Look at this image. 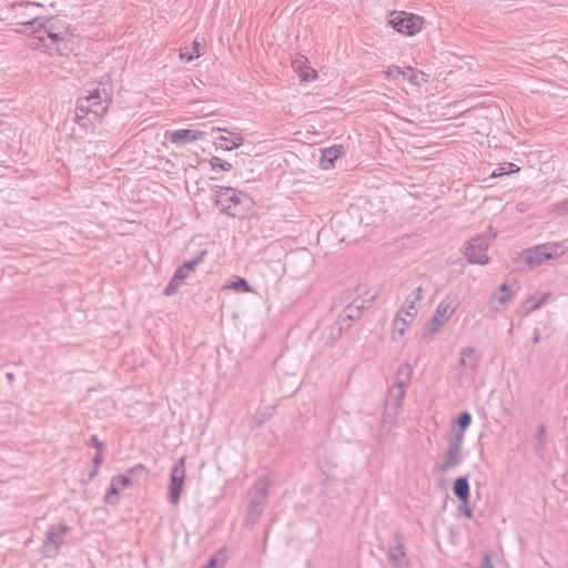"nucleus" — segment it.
<instances>
[{
	"mask_svg": "<svg viewBox=\"0 0 568 568\" xmlns=\"http://www.w3.org/2000/svg\"><path fill=\"white\" fill-rule=\"evenodd\" d=\"M264 504L265 503L260 499H252L250 501L245 519L247 524L254 525L258 520L261 514L263 513Z\"/></svg>",
	"mask_w": 568,
	"mask_h": 568,
	"instance_id": "18",
	"label": "nucleus"
},
{
	"mask_svg": "<svg viewBox=\"0 0 568 568\" xmlns=\"http://www.w3.org/2000/svg\"><path fill=\"white\" fill-rule=\"evenodd\" d=\"M405 388L406 387H400L398 384L394 383L393 387L388 390V403L395 407L400 406L405 396Z\"/></svg>",
	"mask_w": 568,
	"mask_h": 568,
	"instance_id": "23",
	"label": "nucleus"
},
{
	"mask_svg": "<svg viewBox=\"0 0 568 568\" xmlns=\"http://www.w3.org/2000/svg\"><path fill=\"white\" fill-rule=\"evenodd\" d=\"M550 296L549 292L544 293L541 296H530L526 301L527 312H534L539 308Z\"/></svg>",
	"mask_w": 568,
	"mask_h": 568,
	"instance_id": "24",
	"label": "nucleus"
},
{
	"mask_svg": "<svg viewBox=\"0 0 568 568\" xmlns=\"http://www.w3.org/2000/svg\"><path fill=\"white\" fill-rule=\"evenodd\" d=\"M394 545L388 547L387 556L394 568H407L405 545L399 532L393 535Z\"/></svg>",
	"mask_w": 568,
	"mask_h": 568,
	"instance_id": "12",
	"label": "nucleus"
},
{
	"mask_svg": "<svg viewBox=\"0 0 568 568\" xmlns=\"http://www.w3.org/2000/svg\"><path fill=\"white\" fill-rule=\"evenodd\" d=\"M539 339H540V334H539L538 329H536L534 333L532 341H534V343H538Z\"/></svg>",
	"mask_w": 568,
	"mask_h": 568,
	"instance_id": "45",
	"label": "nucleus"
},
{
	"mask_svg": "<svg viewBox=\"0 0 568 568\" xmlns=\"http://www.w3.org/2000/svg\"><path fill=\"white\" fill-rule=\"evenodd\" d=\"M463 443V434H455L453 438L448 439V447L443 454V462L435 466L439 473L445 474L462 463Z\"/></svg>",
	"mask_w": 568,
	"mask_h": 568,
	"instance_id": "7",
	"label": "nucleus"
},
{
	"mask_svg": "<svg viewBox=\"0 0 568 568\" xmlns=\"http://www.w3.org/2000/svg\"><path fill=\"white\" fill-rule=\"evenodd\" d=\"M206 251H202L194 258L184 262L173 274L171 281L165 286L163 294L170 296L174 294L184 281L195 271L196 266L203 261Z\"/></svg>",
	"mask_w": 568,
	"mask_h": 568,
	"instance_id": "8",
	"label": "nucleus"
},
{
	"mask_svg": "<svg viewBox=\"0 0 568 568\" xmlns=\"http://www.w3.org/2000/svg\"><path fill=\"white\" fill-rule=\"evenodd\" d=\"M556 211L562 214H568V199L558 202L556 204Z\"/></svg>",
	"mask_w": 568,
	"mask_h": 568,
	"instance_id": "38",
	"label": "nucleus"
},
{
	"mask_svg": "<svg viewBox=\"0 0 568 568\" xmlns=\"http://www.w3.org/2000/svg\"><path fill=\"white\" fill-rule=\"evenodd\" d=\"M205 136V132L200 130L181 129L172 131L169 134L171 143L176 145H186L191 142L202 140Z\"/></svg>",
	"mask_w": 568,
	"mask_h": 568,
	"instance_id": "14",
	"label": "nucleus"
},
{
	"mask_svg": "<svg viewBox=\"0 0 568 568\" xmlns=\"http://www.w3.org/2000/svg\"><path fill=\"white\" fill-rule=\"evenodd\" d=\"M193 50L195 51V53H196L195 55L196 57L201 55V53H200V43L197 41L193 42Z\"/></svg>",
	"mask_w": 568,
	"mask_h": 568,
	"instance_id": "43",
	"label": "nucleus"
},
{
	"mask_svg": "<svg viewBox=\"0 0 568 568\" xmlns=\"http://www.w3.org/2000/svg\"><path fill=\"white\" fill-rule=\"evenodd\" d=\"M545 433H546L545 425H540L537 430V439L540 443V445H544Z\"/></svg>",
	"mask_w": 568,
	"mask_h": 568,
	"instance_id": "39",
	"label": "nucleus"
},
{
	"mask_svg": "<svg viewBox=\"0 0 568 568\" xmlns=\"http://www.w3.org/2000/svg\"><path fill=\"white\" fill-rule=\"evenodd\" d=\"M457 424H458L459 430L456 434H463V438H464L465 437V430L471 424V415L468 412H463L458 416Z\"/></svg>",
	"mask_w": 568,
	"mask_h": 568,
	"instance_id": "29",
	"label": "nucleus"
},
{
	"mask_svg": "<svg viewBox=\"0 0 568 568\" xmlns=\"http://www.w3.org/2000/svg\"><path fill=\"white\" fill-rule=\"evenodd\" d=\"M180 55H181V59H184L186 61H191L193 59V55L189 54V53L181 52Z\"/></svg>",
	"mask_w": 568,
	"mask_h": 568,
	"instance_id": "44",
	"label": "nucleus"
},
{
	"mask_svg": "<svg viewBox=\"0 0 568 568\" xmlns=\"http://www.w3.org/2000/svg\"><path fill=\"white\" fill-rule=\"evenodd\" d=\"M90 443H91L94 447H97V449H98V450H103V448H104L103 443H102V442H100L95 435H92V436H91V438H90Z\"/></svg>",
	"mask_w": 568,
	"mask_h": 568,
	"instance_id": "40",
	"label": "nucleus"
},
{
	"mask_svg": "<svg viewBox=\"0 0 568 568\" xmlns=\"http://www.w3.org/2000/svg\"><path fill=\"white\" fill-rule=\"evenodd\" d=\"M262 424H263V422H262V420H257L256 426H257V427H261V426H262Z\"/></svg>",
	"mask_w": 568,
	"mask_h": 568,
	"instance_id": "47",
	"label": "nucleus"
},
{
	"mask_svg": "<svg viewBox=\"0 0 568 568\" xmlns=\"http://www.w3.org/2000/svg\"><path fill=\"white\" fill-rule=\"evenodd\" d=\"M210 164H211L213 170L221 169L223 171H231L232 168H233L230 162H225V161H223L222 159H220L217 156H212L210 159Z\"/></svg>",
	"mask_w": 568,
	"mask_h": 568,
	"instance_id": "30",
	"label": "nucleus"
},
{
	"mask_svg": "<svg viewBox=\"0 0 568 568\" xmlns=\"http://www.w3.org/2000/svg\"><path fill=\"white\" fill-rule=\"evenodd\" d=\"M270 480L266 476L260 477L253 485V490L258 496L257 499L265 503L268 496Z\"/></svg>",
	"mask_w": 568,
	"mask_h": 568,
	"instance_id": "21",
	"label": "nucleus"
},
{
	"mask_svg": "<svg viewBox=\"0 0 568 568\" xmlns=\"http://www.w3.org/2000/svg\"><path fill=\"white\" fill-rule=\"evenodd\" d=\"M509 172L505 170V168H499L497 170H495L491 174L493 178H497V176H501V175H505V174H508Z\"/></svg>",
	"mask_w": 568,
	"mask_h": 568,
	"instance_id": "42",
	"label": "nucleus"
},
{
	"mask_svg": "<svg viewBox=\"0 0 568 568\" xmlns=\"http://www.w3.org/2000/svg\"><path fill=\"white\" fill-rule=\"evenodd\" d=\"M397 313L400 316H408L409 321H413L418 313V307L404 304L403 307Z\"/></svg>",
	"mask_w": 568,
	"mask_h": 568,
	"instance_id": "32",
	"label": "nucleus"
},
{
	"mask_svg": "<svg viewBox=\"0 0 568 568\" xmlns=\"http://www.w3.org/2000/svg\"><path fill=\"white\" fill-rule=\"evenodd\" d=\"M478 568H495L491 561V556L485 554Z\"/></svg>",
	"mask_w": 568,
	"mask_h": 568,
	"instance_id": "37",
	"label": "nucleus"
},
{
	"mask_svg": "<svg viewBox=\"0 0 568 568\" xmlns=\"http://www.w3.org/2000/svg\"><path fill=\"white\" fill-rule=\"evenodd\" d=\"M185 478V460L180 458L173 466L169 486V500L172 505H176L180 500L182 487Z\"/></svg>",
	"mask_w": 568,
	"mask_h": 568,
	"instance_id": "10",
	"label": "nucleus"
},
{
	"mask_svg": "<svg viewBox=\"0 0 568 568\" xmlns=\"http://www.w3.org/2000/svg\"><path fill=\"white\" fill-rule=\"evenodd\" d=\"M112 481L115 483L119 487H125L130 485L131 479L126 475H118L112 478Z\"/></svg>",
	"mask_w": 568,
	"mask_h": 568,
	"instance_id": "35",
	"label": "nucleus"
},
{
	"mask_svg": "<svg viewBox=\"0 0 568 568\" xmlns=\"http://www.w3.org/2000/svg\"><path fill=\"white\" fill-rule=\"evenodd\" d=\"M111 99L112 92H108L105 89L90 91L87 97L80 98L77 102L75 122L85 126V123L82 121L89 114H92L95 119L101 118L106 112Z\"/></svg>",
	"mask_w": 568,
	"mask_h": 568,
	"instance_id": "2",
	"label": "nucleus"
},
{
	"mask_svg": "<svg viewBox=\"0 0 568 568\" xmlns=\"http://www.w3.org/2000/svg\"><path fill=\"white\" fill-rule=\"evenodd\" d=\"M219 139L222 141H227V142L232 143V145L224 146V149L227 151L237 149L239 146H241L243 144V141H244L243 136L240 133H232L230 138L222 135Z\"/></svg>",
	"mask_w": 568,
	"mask_h": 568,
	"instance_id": "27",
	"label": "nucleus"
},
{
	"mask_svg": "<svg viewBox=\"0 0 568 568\" xmlns=\"http://www.w3.org/2000/svg\"><path fill=\"white\" fill-rule=\"evenodd\" d=\"M405 79H407L412 84L419 85L422 82L426 83L428 81V74L422 71L415 72L412 68H407Z\"/></svg>",
	"mask_w": 568,
	"mask_h": 568,
	"instance_id": "25",
	"label": "nucleus"
},
{
	"mask_svg": "<svg viewBox=\"0 0 568 568\" xmlns=\"http://www.w3.org/2000/svg\"><path fill=\"white\" fill-rule=\"evenodd\" d=\"M364 310V301H354L344 307L342 313L338 315L336 325H338V332L342 334L343 331L351 327V322L361 318Z\"/></svg>",
	"mask_w": 568,
	"mask_h": 568,
	"instance_id": "11",
	"label": "nucleus"
},
{
	"mask_svg": "<svg viewBox=\"0 0 568 568\" xmlns=\"http://www.w3.org/2000/svg\"><path fill=\"white\" fill-rule=\"evenodd\" d=\"M119 491H120L119 486L115 483L111 481V487H110V489H109V491H108V494L105 496L106 503H112L111 496L112 495H118Z\"/></svg>",
	"mask_w": 568,
	"mask_h": 568,
	"instance_id": "36",
	"label": "nucleus"
},
{
	"mask_svg": "<svg viewBox=\"0 0 568 568\" xmlns=\"http://www.w3.org/2000/svg\"><path fill=\"white\" fill-rule=\"evenodd\" d=\"M224 288L233 290L235 292H251V286L246 282V280L237 277L235 281L226 284Z\"/></svg>",
	"mask_w": 568,
	"mask_h": 568,
	"instance_id": "26",
	"label": "nucleus"
},
{
	"mask_svg": "<svg viewBox=\"0 0 568 568\" xmlns=\"http://www.w3.org/2000/svg\"><path fill=\"white\" fill-rule=\"evenodd\" d=\"M251 199L243 192H240L229 186H216L214 194L215 205L220 207L222 213L232 217H237L244 214V204L250 202Z\"/></svg>",
	"mask_w": 568,
	"mask_h": 568,
	"instance_id": "3",
	"label": "nucleus"
},
{
	"mask_svg": "<svg viewBox=\"0 0 568 568\" xmlns=\"http://www.w3.org/2000/svg\"><path fill=\"white\" fill-rule=\"evenodd\" d=\"M455 311V307L450 302L442 301L436 308L435 314L432 317L429 333L436 334L439 329L445 325V323L450 318Z\"/></svg>",
	"mask_w": 568,
	"mask_h": 568,
	"instance_id": "13",
	"label": "nucleus"
},
{
	"mask_svg": "<svg viewBox=\"0 0 568 568\" xmlns=\"http://www.w3.org/2000/svg\"><path fill=\"white\" fill-rule=\"evenodd\" d=\"M102 452L103 450H98L95 456H94V458H93L94 469L92 470V473L89 476L90 480L93 479L97 476V474H98V469H99V467H100V465L102 463Z\"/></svg>",
	"mask_w": 568,
	"mask_h": 568,
	"instance_id": "34",
	"label": "nucleus"
},
{
	"mask_svg": "<svg viewBox=\"0 0 568 568\" xmlns=\"http://www.w3.org/2000/svg\"><path fill=\"white\" fill-rule=\"evenodd\" d=\"M412 374L413 368L408 363L399 365L396 372L395 383L400 387H406L410 383Z\"/></svg>",
	"mask_w": 568,
	"mask_h": 568,
	"instance_id": "19",
	"label": "nucleus"
},
{
	"mask_svg": "<svg viewBox=\"0 0 568 568\" xmlns=\"http://www.w3.org/2000/svg\"><path fill=\"white\" fill-rule=\"evenodd\" d=\"M400 75L405 79L406 78V71L402 70L399 67H396V65L389 67L387 69V71H386V77L387 78L397 79Z\"/></svg>",
	"mask_w": 568,
	"mask_h": 568,
	"instance_id": "33",
	"label": "nucleus"
},
{
	"mask_svg": "<svg viewBox=\"0 0 568 568\" xmlns=\"http://www.w3.org/2000/svg\"><path fill=\"white\" fill-rule=\"evenodd\" d=\"M33 28L34 39L38 42L32 43L34 48L43 49L50 55H62L70 50L69 40L65 38V31L58 27L54 19L34 18L28 22Z\"/></svg>",
	"mask_w": 568,
	"mask_h": 568,
	"instance_id": "1",
	"label": "nucleus"
},
{
	"mask_svg": "<svg viewBox=\"0 0 568 568\" xmlns=\"http://www.w3.org/2000/svg\"><path fill=\"white\" fill-rule=\"evenodd\" d=\"M507 165L509 166L510 171L509 172H517L519 171V168L516 166L514 163H507Z\"/></svg>",
	"mask_w": 568,
	"mask_h": 568,
	"instance_id": "46",
	"label": "nucleus"
},
{
	"mask_svg": "<svg viewBox=\"0 0 568 568\" xmlns=\"http://www.w3.org/2000/svg\"><path fill=\"white\" fill-rule=\"evenodd\" d=\"M453 493L463 505L469 504L470 490H469L468 478L467 477L456 478L453 484Z\"/></svg>",
	"mask_w": 568,
	"mask_h": 568,
	"instance_id": "15",
	"label": "nucleus"
},
{
	"mask_svg": "<svg viewBox=\"0 0 568 568\" xmlns=\"http://www.w3.org/2000/svg\"><path fill=\"white\" fill-rule=\"evenodd\" d=\"M460 510L463 511V514L465 515V517L467 518H473V510L471 508L467 505H463L460 506Z\"/></svg>",
	"mask_w": 568,
	"mask_h": 568,
	"instance_id": "41",
	"label": "nucleus"
},
{
	"mask_svg": "<svg viewBox=\"0 0 568 568\" xmlns=\"http://www.w3.org/2000/svg\"><path fill=\"white\" fill-rule=\"evenodd\" d=\"M420 300H422V287L418 286V287L414 288L410 294L407 295L404 304L416 306V303Z\"/></svg>",
	"mask_w": 568,
	"mask_h": 568,
	"instance_id": "31",
	"label": "nucleus"
},
{
	"mask_svg": "<svg viewBox=\"0 0 568 568\" xmlns=\"http://www.w3.org/2000/svg\"><path fill=\"white\" fill-rule=\"evenodd\" d=\"M499 292L501 293L499 296L491 295V298H497L500 304H506L514 295V292L510 290L507 283H503L499 286Z\"/></svg>",
	"mask_w": 568,
	"mask_h": 568,
	"instance_id": "28",
	"label": "nucleus"
},
{
	"mask_svg": "<svg viewBox=\"0 0 568 568\" xmlns=\"http://www.w3.org/2000/svg\"><path fill=\"white\" fill-rule=\"evenodd\" d=\"M71 527L65 524L51 525L42 542V554L44 557L54 558L59 555L60 548L64 542V536L68 535Z\"/></svg>",
	"mask_w": 568,
	"mask_h": 568,
	"instance_id": "6",
	"label": "nucleus"
},
{
	"mask_svg": "<svg viewBox=\"0 0 568 568\" xmlns=\"http://www.w3.org/2000/svg\"><path fill=\"white\" fill-rule=\"evenodd\" d=\"M565 253L558 243H545L527 248L520 254V261L531 270L549 258L561 256Z\"/></svg>",
	"mask_w": 568,
	"mask_h": 568,
	"instance_id": "4",
	"label": "nucleus"
},
{
	"mask_svg": "<svg viewBox=\"0 0 568 568\" xmlns=\"http://www.w3.org/2000/svg\"><path fill=\"white\" fill-rule=\"evenodd\" d=\"M475 353H476V349L473 346H467V347L463 348L460 351L459 366L475 367V365H476Z\"/></svg>",
	"mask_w": 568,
	"mask_h": 568,
	"instance_id": "22",
	"label": "nucleus"
},
{
	"mask_svg": "<svg viewBox=\"0 0 568 568\" xmlns=\"http://www.w3.org/2000/svg\"><path fill=\"white\" fill-rule=\"evenodd\" d=\"M413 321H409L408 320H404V316H400L398 313L396 314L395 318H394V322H393V336L392 338L394 341H397L399 339L400 337L404 336L405 334V331L407 328V326L412 323Z\"/></svg>",
	"mask_w": 568,
	"mask_h": 568,
	"instance_id": "20",
	"label": "nucleus"
},
{
	"mask_svg": "<svg viewBox=\"0 0 568 568\" xmlns=\"http://www.w3.org/2000/svg\"><path fill=\"white\" fill-rule=\"evenodd\" d=\"M306 59L304 57L296 58L292 61V68L298 73L301 81L307 82L317 78V72L311 67L305 65Z\"/></svg>",
	"mask_w": 568,
	"mask_h": 568,
	"instance_id": "16",
	"label": "nucleus"
},
{
	"mask_svg": "<svg viewBox=\"0 0 568 568\" xmlns=\"http://www.w3.org/2000/svg\"><path fill=\"white\" fill-rule=\"evenodd\" d=\"M490 245V237L486 234L471 237L465 248V255L469 263L486 265L489 263V257L486 254Z\"/></svg>",
	"mask_w": 568,
	"mask_h": 568,
	"instance_id": "9",
	"label": "nucleus"
},
{
	"mask_svg": "<svg viewBox=\"0 0 568 568\" xmlns=\"http://www.w3.org/2000/svg\"><path fill=\"white\" fill-rule=\"evenodd\" d=\"M344 152V149L342 145H334L328 149H324L322 151V165L324 169H329L334 161L338 159Z\"/></svg>",
	"mask_w": 568,
	"mask_h": 568,
	"instance_id": "17",
	"label": "nucleus"
},
{
	"mask_svg": "<svg viewBox=\"0 0 568 568\" xmlns=\"http://www.w3.org/2000/svg\"><path fill=\"white\" fill-rule=\"evenodd\" d=\"M389 26L399 33L414 36L422 30L424 19L420 16L405 11H394L389 16Z\"/></svg>",
	"mask_w": 568,
	"mask_h": 568,
	"instance_id": "5",
	"label": "nucleus"
}]
</instances>
